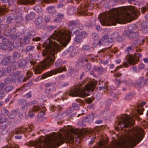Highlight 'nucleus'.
I'll use <instances>...</instances> for the list:
<instances>
[{
    "instance_id": "a18cd8bd",
    "label": "nucleus",
    "mask_w": 148,
    "mask_h": 148,
    "mask_svg": "<svg viewBox=\"0 0 148 148\" xmlns=\"http://www.w3.org/2000/svg\"><path fill=\"white\" fill-rule=\"evenodd\" d=\"M92 38L95 40H96L99 38L98 34L96 33L92 34L91 35Z\"/></svg>"
},
{
    "instance_id": "2eb2a0df",
    "label": "nucleus",
    "mask_w": 148,
    "mask_h": 148,
    "mask_svg": "<svg viewBox=\"0 0 148 148\" xmlns=\"http://www.w3.org/2000/svg\"><path fill=\"white\" fill-rule=\"evenodd\" d=\"M54 91V87H52L51 88H46L45 90V92L51 97H52L55 94V92Z\"/></svg>"
},
{
    "instance_id": "37998d69",
    "label": "nucleus",
    "mask_w": 148,
    "mask_h": 148,
    "mask_svg": "<svg viewBox=\"0 0 148 148\" xmlns=\"http://www.w3.org/2000/svg\"><path fill=\"white\" fill-rule=\"evenodd\" d=\"M5 96V94L3 90L0 89V99H3Z\"/></svg>"
},
{
    "instance_id": "338daca9",
    "label": "nucleus",
    "mask_w": 148,
    "mask_h": 148,
    "mask_svg": "<svg viewBox=\"0 0 148 148\" xmlns=\"http://www.w3.org/2000/svg\"><path fill=\"white\" fill-rule=\"evenodd\" d=\"M21 72L20 71H17L14 73L15 77L14 78L16 79L17 77L20 74Z\"/></svg>"
},
{
    "instance_id": "20e7f679",
    "label": "nucleus",
    "mask_w": 148,
    "mask_h": 148,
    "mask_svg": "<svg viewBox=\"0 0 148 148\" xmlns=\"http://www.w3.org/2000/svg\"><path fill=\"white\" fill-rule=\"evenodd\" d=\"M59 135L51 136L50 138H45L44 141H30L29 143L30 146H35L37 148H53L58 147L65 142V139L61 134Z\"/></svg>"
},
{
    "instance_id": "c03bdc74",
    "label": "nucleus",
    "mask_w": 148,
    "mask_h": 148,
    "mask_svg": "<svg viewBox=\"0 0 148 148\" xmlns=\"http://www.w3.org/2000/svg\"><path fill=\"white\" fill-rule=\"evenodd\" d=\"M8 120L7 118L5 117H2L1 116L0 119V123H3L7 122Z\"/></svg>"
},
{
    "instance_id": "4be33fe9",
    "label": "nucleus",
    "mask_w": 148,
    "mask_h": 148,
    "mask_svg": "<svg viewBox=\"0 0 148 148\" xmlns=\"http://www.w3.org/2000/svg\"><path fill=\"white\" fill-rule=\"evenodd\" d=\"M16 18L20 21L23 20V17L22 16V13L20 11H17L15 12Z\"/></svg>"
},
{
    "instance_id": "4d7b16f0",
    "label": "nucleus",
    "mask_w": 148,
    "mask_h": 148,
    "mask_svg": "<svg viewBox=\"0 0 148 148\" xmlns=\"http://www.w3.org/2000/svg\"><path fill=\"white\" fill-rule=\"evenodd\" d=\"M61 60L59 59L57 60L55 63V65L56 66H59L61 64Z\"/></svg>"
},
{
    "instance_id": "864d4df0",
    "label": "nucleus",
    "mask_w": 148,
    "mask_h": 148,
    "mask_svg": "<svg viewBox=\"0 0 148 148\" xmlns=\"http://www.w3.org/2000/svg\"><path fill=\"white\" fill-rule=\"evenodd\" d=\"M26 74L27 75V79H29L33 75V73L32 72L29 71H27V72Z\"/></svg>"
},
{
    "instance_id": "bb28decb",
    "label": "nucleus",
    "mask_w": 148,
    "mask_h": 148,
    "mask_svg": "<svg viewBox=\"0 0 148 148\" xmlns=\"http://www.w3.org/2000/svg\"><path fill=\"white\" fill-rule=\"evenodd\" d=\"M143 81V78H140L136 82L135 86L137 87L140 88L142 86Z\"/></svg>"
},
{
    "instance_id": "c85d7f7f",
    "label": "nucleus",
    "mask_w": 148,
    "mask_h": 148,
    "mask_svg": "<svg viewBox=\"0 0 148 148\" xmlns=\"http://www.w3.org/2000/svg\"><path fill=\"white\" fill-rule=\"evenodd\" d=\"M35 16V14L33 12H31L29 15L26 16L25 18L28 20H31L34 18Z\"/></svg>"
},
{
    "instance_id": "6e6552de",
    "label": "nucleus",
    "mask_w": 148,
    "mask_h": 148,
    "mask_svg": "<svg viewBox=\"0 0 148 148\" xmlns=\"http://www.w3.org/2000/svg\"><path fill=\"white\" fill-rule=\"evenodd\" d=\"M87 58L85 56L80 58L77 60V64L82 67L86 72L89 71L91 68V64L88 62Z\"/></svg>"
},
{
    "instance_id": "5701e85b",
    "label": "nucleus",
    "mask_w": 148,
    "mask_h": 148,
    "mask_svg": "<svg viewBox=\"0 0 148 148\" xmlns=\"http://www.w3.org/2000/svg\"><path fill=\"white\" fill-rule=\"evenodd\" d=\"M15 18L14 15L12 14H10L7 17V23H10L11 21L14 19Z\"/></svg>"
},
{
    "instance_id": "de8ad7c7",
    "label": "nucleus",
    "mask_w": 148,
    "mask_h": 148,
    "mask_svg": "<svg viewBox=\"0 0 148 148\" xmlns=\"http://www.w3.org/2000/svg\"><path fill=\"white\" fill-rule=\"evenodd\" d=\"M10 34L11 31L10 30L7 29L5 30L4 34L5 36H10Z\"/></svg>"
},
{
    "instance_id": "7c9ffc66",
    "label": "nucleus",
    "mask_w": 148,
    "mask_h": 148,
    "mask_svg": "<svg viewBox=\"0 0 148 148\" xmlns=\"http://www.w3.org/2000/svg\"><path fill=\"white\" fill-rule=\"evenodd\" d=\"M98 43L99 46L101 45H106L109 44L108 40L103 41H101V40H99Z\"/></svg>"
},
{
    "instance_id": "dca6fc26",
    "label": "nucleus",
    "mask_w": 148,
    "mask_h": 148,
    "mask_svg": "<svg viewBox=\"0 0 148 148\" xmlns=\"http://www.w3.org/2000/svg\"><path fill=\"white\" fill-rule=\"evenodd\" d=\"M146 104V102L144 101H142L140 104V106L141 108H139L138 107H137L136 109L135 114L138 113L139 114H143V111L144 110V108H142Z\"/></svg>"
},
{
    "instance_id": "bf43d9fd",
    "label": "nucleus",
    "mask_w": 148,
    "mask_h": 148,
    "mask_svg": "<svg viewBox=\"0 0 148 148\" xmlns=\"http://www.w3.org/2000/svg\"><path fill=\"white\" fill-rule=\"evenodd\" d=\"M45 87L46 88H51L52 87H54L53 84L51 83H47L45 85Z\"/></svg>"
},
{
    "instance_id": "a878e982",
    "label": "nucleus",
    "mask_w": 148,
    "mask_h": 148,
    "mask_svg": "<svg viewBox=\"0 0 148 148\" xmlns=\"http://www.w3.org/2000/svg\"><path fill=\"white\" fill-rule=\"evenodd\" d=\"M42 18L41 17H38L35 21V23L37 26L40 25L42 24Z\"/></svg>"
},
{
    "instance_id": "b1692460",
    "label": "nucleus",
    "mask_w": 148,
    "mask_h": 148,
    "mask_svg": "<svg viewBox=\"0 0 148 148\" xmlns=\"http://www.w3.org/2000/svg\"><path fill=\"white\" fill-rule=\"evenodd\" d=\"M8 58V61L12 64V65L16 67L17 65V63L14 57L12 56H10Z\"/></svg>"
},
{
    "instance_id": "f704fd0d",
    "label": "nucleus",
    "mask_w": 148,
    "mask_h": 148,
    "mask_svg": "<svg viewBox=\"0 0 148 148\" xmlns=\"http://www.w3.org/2000/svg\"><path fill=\"white\" fill-rule=\"evenodd\" d=\"M11 121H9L5 124H2L1 126V129L3 130L6 129L9 124H11Z\"/></svg>"
},
{
    "instance_id": "393cba45",
    "label": "nucleus",
    "mask_w": 148,
    "mask_h": 148,
    "mask_svg": "<svg viewBox=\"0 0 148 148\" xmlns=\"http://www.w3.org/2000/svg\"><path fill=\"white\" fill-rule=\"evenodd\" d=\"M114 35H116L117 36L116 40L117 41L119 42H123L125 40V38L121 36H119L118 35V34L117 32H114Z\"/></svg>"
},
{
    "instance_id": "c9c22d12",
    "label": "nucleus",
    "mask_w": 148,
    "mask_h": 148,
    "mask_svg": "<svg viewBox=\"0 0 148 148\" xmlns=\"http://www.w3.org/2000/svg\"><path fill=\"white\" fill-rule=\"evenodd\" d=\"M35 35V32L34 31H31L29 32L27 36L30 39L33 37Z\"/></svg>"
},
{
    "instance_id": "4468645a",
    "label": "nucleus",
    "mask_w": 148,
    "mask_h": 148,
    "mask_svg": "<svg viewBox=\"0 0 148 148\" xmlns=\"http://www.w3.org/2000/svg\"><path fill=\"white\" fill-rule=\"evenodd\" d=\"M20 79H16L14 78V77L11 79L9 77H7L4 80V83L5 84H11L13 82H20Z\"/></svg>"
},
{
    "instance_id": "ddd939ff",
    "label": "nucleus",
    "mask_w": 148,
    "mask_h": 148,
    "mask_svg": "<svg viewBox=\"0 0 148 148\" xmlns=\"http://www.w3.org/2000/svg\"><path fill=\"white\" fill-rule=\"evenodd\" d=\"M71 132L72 134L74 135L75 137H80L83 133L79 129H72L71 130Z\"/></svg>"
},
{
    "instance_id": "f03ea898",
    "label": "nucleus",
    "mask_w": 148,
    "mask_h": 148,
    "mask_svg": "<svg viewBox=\"0 0 148 148\" xmlns=\"http://www.w3.org/2000/svg\"><path fill=\"white\" fill-rule=\"evenodd\" d=\"M134 124V121L128 115L123 114L117 118L115 123L116 130H124L125 148H133L142 139L144 135V130L139 127H134L130 130L125 129L130 127Z\"/></svg>"
},
{
    "instance_id": "2f4dec72",
    "label": "nucleus",
    "mask_w": 148,
    "mask_h": 148,
    "mask_svg": "<svg viewBox=\"0 0 148 148\" xmlns=\"http://www.w3.org/2000/svg\"><path fill=\"white\" fill-rule=\"evenodd\" d=\"M16 112L15 111H12L8 116V118L10 119H12L16 116Z\"/></svg>"
},
{
    "instance_id": "052dcab7",
    "label": "nucleus",
    "mask_w": 148,
    "mask_h": 148,
    "mask_svg": "<svg viewBox=\"0 0 148 148\" xmlns=\"http://www.w3.org/2000/svg\"><path fill=\"white\" fill-rule=\"evenodd\" d=\"M45 21L47 22H49L50 20V17L49 15H47L45 17Z\"/></svg>"
},
{
    "instance_id": "e2e57ef3",
    "label": "nucleus",
    "mask_w": 148,
    "mask_h": 148,
    "mask_svg": "<svg viewBox=\"0 0 148 148\" xmlns=\"http://www.w3.org/2000/svg\"><path fill=\"white\" fill-rule=\"evenodd\" d=\"M82 49L84 50H88L89 49V47L88 45H85L82 47Z\"/></svg>"
},
{
    "instance_id": "72a5a7b5",
    "label": "nucleus",
    "mask_w": 148,
    "mask_h": 148,
    "mask_svg": "<svg viewBox=\"0 0 148 148\" xmlns=\"http://www.w3.org/2000/svg\"><path fill=\"white\" fill-rule=\"evenodd\" d=\"M35 47L34 46L29 45L27 46L26 48V51L28 52L34 51Z\"/></svg>"
},
{
    "instance_id": "c756f323",
    "label": "nucleus",
    "mask_w": 148,
    "mask_h": 148,
    "mask_svg": "<svg viewBox=\"0 0 148 148\" xmlns=\"http://www.w3.org/2000/svg\"><path fill=\"white\" fill-rule=\"evenodd\" d=\"M141 27L142 29L143 30H145V29H148V22L146 21L143 22L141 24Z\"/></svg>"
},
{
    "instance_id": "9d476101",
    "label": "nucleus",
    "mask_w": 148,
    "mask_h": 148,
    "mask_svg": "<svg viewBox=\"0 0 148 148\" xmlns=\"http://www.w3.org/2000/svg\"><path fill=\"white\" fill-rule=\"evenodd\" d=\"M66 71V67H58L51 70L50 72H48L43 74L41 76V79H44L53 75L62 72L63 71Z\"/></svg>"
},
{
    "instance_id": "603ef678",
    "label": "nucleus",
    "mask_w": 148,
    "mask_h": 148,
    "mask_svg": "<svg viewBox=\"0 0 148 148\" xmlns=\"http://www.w3.org/2000/svg\"><path fill=\"white\" fill-rule=\"evenodd\" d=\"M134 41L133 42V43H132V47H136V45H137V38L136 39H134Z\"/></svg>"
},
{
    "instance_id": "774afa93",
    "label": "nucleus",
    "mask_w": 148,
    "mask_h": 148,
    "mask_svg": "<svg viewBox=\"0 0 148 148\" xmlns=\"http://www.w3.org/2000/svg\"><path fill=\"white\" fill-rule=\"evenodd\" d=\"M12 68L10 66L7 67L6 69V71L7 73H10L11 71Z\"/></svg>"
},
{
    "instance_id": "0e129e2a",
    "label": "nucleus",
    "mask_w": 148,
    "mask_h": 148,
    "mask_svg": "<svg viewBox=\"0 0 148 148\" xmlns=\"http://www.w3.org/2000/svg\"><path fill=\"white\" fill-rule=\"evenodd\" d=\"M108 35H105L103 36L101 38V41H103L108 40Z\"/></svg>"
},
{
    "instance_id": "39448f33",
    "label": "nucleus",
    "mask_w": 148,
    "mask_h": 148,
    "mask_svg": "<svg viewBox=\"0 0 148 148\" xmlns=\"http://www.w3.org/2000/svg\"><path fill=\"white\" fill-rule=\"evenodd\" d=\"M97 84L96 81L90 82L88 83L84 87V89H81L80 87L81 84H79V85L76 86L74 88L71 90L69 92V94L72 97L79 96L82 97H84L88 96L89 92L91 91L93 92Z\"/></svg>"
},
{
    "instance_id": "423d86ee",
    "label": "nucleus",
    "mask_w": 148,
    "mask_h": 148,
    "mask_svg": "<svg viewBox=\"0 0 148 148\" xmlns=\"http://www.w3.org/2000/svg\"><path fill=\"white\" fill-rule=\"evenodd\" d=\"M35 0H16L17 3L21 5H25L28 3L33 4ZM3 4L0 6V16L4 14L6 9L16 2V0H2Z\"/></svg>"
},
{
    "instance_id": "69168bd1",
    "label": "nucleus",
    "mask_w": 148,
    "mask_h": 148,
    "mask_svg": "<svg viewBox=\"0 0 148 148\" xmlns=\"http://www.w3.org/2000/svg\"><path fill=\"white\" fill-rule=\"evenodd\" d=\"M13 132L14 133H15V134H19L21 133V132L17 128L15 129V130L13 131Z\"/></svg>"
},
{
    "instance_id": "6e6d98bb",
    "label": "nucleus",
    "mask_w": 148,
    "mask_h": 148,
    "mask_svg": "<svg viewBox=\"0 0 148 148\" xmlns=\"http://www.w3.org/2000/svg\"><path fill=\"white\" fill-rule=\"evenodd\" d=\"M148 11V5L147 6H145L143 7L141 9V12L142 13H144L146 11Z\"/></svg>"
},
{
    "instance_id": "f257e3e1",
    "label": "nucleus",
    "mask_w": 148,
    "mask_h": 148,
    "mask_svg": "<svg viewBox=\"0 0 148 148\" xmlns=\"http://www.w3.org/2000/svg\"><path fill=\"white\" fill-rule=\"evenodd\" d=\"M76 26L74 22H71L69 25L70 29L69 30L66 29L55 31L50 38L45 42L43 45L45 49L43 50L42 55L47 57L36 67L35 74L40 73L41 70L48 68L52 65L55 61V54L60 51V47L55 40L59 42L64 47H66L71 40L70 31L75 28Z\"/></svg>"
},
{
    "instance_id": "f3484780",
    "label": "nucleus",
    "mask_w": 148,
    "mask_h": 148,
    "mask_svg": "<svg viewBox=\"0 0 148 148\" xmlns=\"http://www.w3.org/2000/svg\"><path fill=\"white\" fill-rule=\"evenodd\" d=\"M22 34L19 32L16 33V34H13L10 36V38L12 40H16L17 39H21Z\"/></svg>"
},
{
    "instance_id": "f8f14e48",
    "label": "nucleus",
    "mask_w": 148,
    "mask_h": 148,
    "mask_svg": "<svg viewBox=\"0 0 148 148\" xmlns=\"http://www.w3.org/2000/svg\"><path fill=\"white\" fill-rule=\"evenodd\" d=\"M2 42V43L8 46L9 51L12 50L13 48V44L12 42H10L8 39L4 38L3 39Z\"/></svg>"
},
{
    "instance_id": "ea45409f",
    "label": "nucleus",
    "mask_w": 148,
    "mask_h": 148,
    "mask_svg": "<svg viewBox=\"0 0 148 148\" xmlns=\"http://www.w3.org/2000/svg\"><path fill=\"white\" fill-rule=\"evenodd\" d=\"M14 56L17 58H18L21 57V53L17 51H14L13 53Z\"/></svg>"
},
{
    "instance_id": "1a4fd4ad",
    "label": "nucleus",
    "mask_w": 148,
    "mask_h": 148,
    "mask_svg": "<svg viewBox=\"0 0 148 148\" xmlns=\"http://www.w3.org/2000/svg\"><path fill=\"white\" fill-rule=\"evenodd\" d=\"M77 12L78 13L83 16L88 15V8L86 6H82L77 8V10L74 7L70 8L68 11V13L70 15H72Z\"/></svg>"
},
{
    "instance_id": "0eeeda50",
    "label": "nucleus",
    "mask_w": 148,
    "mask_h": 148,
    "mask_svg": "<svg viewBox=\"0 0 148 148\" xmlns=\"http://www.w3.org/2000/svg\"><path fill=\"white\" fill-rule=\"evenodd\" d=\"M125 51L127 53L128 56H126L127 63L125 62L123 63V65L125 67H127L129 64L134 65L139 61V60L137 58L136 53L134 52V50L131 46L128 47Z\"/></svg>"
},
{
    "instance_id": "58836bf2",
    "label": "nucleus",
    "mask_w": 148,
    "mask_h": 148,
    "mask_svg": "<svg viewBox=\"0 0 148 148\" xmlns=\"http://www.w3.org/2000/svg\"><path fill=\"white\" fill-rule=\"evenodd\" d=\"M0 48L4 50H5L7 49H9V47L8 46L2 43H0Z\"/></svg>"
},
{
    "instance_id": "09e8293b",
    "label": "nucleus",
    "mask_w": 148,
    "mask_h": 148,
    "mask_svg": "<svg viewBox=\"0 0 148 148\" xmlns=\"http://www.w3.org/2000/svg\"><path fill=\"white\" fill-rule=\"evenodd\" d=\"M33 111L32 109L30 110L28 112V116L31 118H33L35 116V114L33 113Z\"/></svg>"
},
{
    "instance_id": "7ed1b4c3",
    "label": "nucleus",
    "mask_w": 148,
    "mask_h": 148,
    "mask_svg": "<svg viewBox=\"0 0 148 148\" xmlns=\"http://www.w3.org/2000/svg\"><path fill=\"white\" fill-rule=\"evenodd\" d=\"M139 13L129 7H123L114 9L108 12L100 14L99 19L103 25H115L116 23H125L138 18Z\"/></svg>"
},
{
    "instance_id": "9b49d317",
    "label": "nucleus",
    "mask_w": 148,
    "mask_h": 148,
    "mask_svg": "<svg viewBox=\"0 0 148 148\" xmlns=\"http://www.w3.org/2000/svg\"><path fill=\"white\" fill-rule=\"evenodd\" d=\"M132 27V25H130L128 27V30H125L123 33V34L125 36L127 35L128 38L130 39H136L137 38L138 34L136 32L130 30Z\"/></svg>"
},
{
    "instance_id": "13d9d810",
    "label": "nucleus",
    "mask_w": 148,
    "mask_h": 148,
    "mask_svg": "<svg viewBox=\"0 0 148 148\" xmlns=\"http://www.w3.org/2000/svg\"><path fill=\"white\" fill-rule=\"evenodd\" d=\"M79 35L81 36L82 38H85L87 36L86 33L85 32H82Z\"/></svg>"
},
{
    "instance_id": "412c9836",
    "label": "nucleus",
    "mask_w": 148,
    "mask_h": 148,
    "mask_svg": "<svg viewBox=\"0 0 148 148\" xmlns=\"http://www.w3.org/2000/svg\"><path fill=\"white\" fill-rule=\"evenodd\" d=\"M27 63V61L24 59L19 60L18 62V64L19 66L23 68H24L26 65Z\"/></svg>"
},
{
    "instance_id": "79ce46f5",
    "label": "nucleus",
    "mask_w": 148,
    "mask_h": 148,
    "mask_svg": "<svg viewBox=\"0 0 148 148\" xmlns=\"http://www.w3.org/2000/svg\"><path fill=\"white\" fill-rule=\"evenodd\" d=\"M40 109V107L38 106H34L33 108L32 109V111H33L34 112H36Z\"/></svg>"
},
{
    "instance_id": "5fc2aeb1",
    "label": "nucleus",
    "mask_w": 148,
    "mask_h": 148,
    "mask_svg": "<svg viewBox=\"0 0 148 148\" xmlns=\"http://www.w3.org/2000/svg\"><path fill=\"white\" fill-rule=\"evenodd\" d=\"M34 10L38 12H41L42 10L41 8L39 6H36L34 7Z\"/></svg>"
},
{
    "instance_id": "3c124183",
    "label": "nucleus",
    "mask_w": 148,
    "mask_h": 148,
    "mask_svg": "<svg viewBox=\"0 0 148 148\" xmlns=\"http://www.w3.org/2000/svg\"><path fill=\"white\" fill-rule=\"evenodd\" d=\"M72 107L73 109H75L77 110H78L79 109L78 104L76 103H73L72 104Z\"/></svg>"
},
{
    "instance_id": "a211bd4d",
    "label": "nucleus",
    "mask_w": 148,
    "mask_h": 148,
    "mask_svg": "<svg viewBox=\"0 0 148 148\" xmlns=\"http://www.w3.org/2000/svg\"><path fill=\"white\" fill-rule=\"evenodd\" d=\"M111 47L112 48V50L113 53H115L117 51V49L116 47H114L113 46L111 45L110 47L102 49L99 51H98V53H99L104 52L106 51L107 49H108Z\"/></svg>"
},
{
    "instance_id": "6ab92c4d",
    "label": "nucleus",
    "mask_w": 148,
    "mask_h": 148,
    "mask_svg": "<svg viewBox=\"0 0 148 148\" xmlns=\"http://www.w3.org/2000/svg\"><path fill=\"white\" fill-rule=\"evenodd\" d=\"M64 16V14H62L59 13L58 14L57 16L55 18L54 22L57 23L60 22L62 18H63Z\"/></svg>"
},
{
    "instance_id": "cd10ccee",
    "label": "nucleus",
    "mask_w": 148,
    "mask_h": 148,
    "mask_svg": "<svg viewBox=\"0 0 148 148\" xmlns=\"http://www.w3.org/2000/svg\"><path fill=\"white\" fill-rule=\"evenodd\" d=\"M30 39L27 36H25L23 40V43L24 44H28L30 42Z\"/></svg>"
},
{
    "instance_id": "473e14b6",
    "label": "nucleus",
    "mask_w": 148,
    "mask_h": 148,
    "mask_svg": "<svg viewBox=\"0 0 148 148\" xmlns=\"http://www.w3.org/2000/svg\"><path fill=\"white\" fill-rule=\"evenodd\" d=\"M48 12L50 13H53L55 11V9L54 7L52 6H49L47 8Z\"/></svg>"
},
{
    "instance_id": "aec40b11",
    "label": "nucleus",
    "mask_w": 148,
    "mask_h": 148,
    "mask_svg": "<svg viewBox=\"0 0 148 148\" xmlns=\"http://www.w3.org/2000/svg\"><path fill=\"white\" fill-rule=\"evenodd\" d=\"M14 89V86L12 85H9L5 86L4 88L5 92L8 93L11 92Z\"/></svg>"
},
{
    "instance_id": "a19ab883",
    "label": "nucleus",
    "mask_w": 148,
    "mask_h": 148,
    "mask_svg": "<svg viewBox=\"0 0 148 148\" xmlns=\"http://www.w3.org/2000/svg\"><path fill=\"white\" fill-rule=\"evenodd\" d=\"M82 38L80 36L77 35L75 38L74 39V41L75 42H79L82 41Z\"/></svg>"
},
{
    "instance_id": "8fccbe9b",
    "label": "nucleus",
    "mask_w": 148,
    "mask_h": 148,
    "mask_svg": "<svg viewBox=\"0 0 148 148\" xmlns=\"http://www.w3.org/2000/svg\"><path fill=\"white\" fill-rule=\"evenodd\" d=\"M33 83L32 81H31L29 82L28 83L26 84L23 85V87H27L28 86L30 87L33 85Z\"/></svg>"
},
{
    "instance_id": "e433bc0d",
    "label": "nucleus",
    "mask_w": 148,
    "mask_h": 148,
    "mask_svg": "<svg viewBox=\"0 0 148 148\" xmlns=\"http://www.w3.org/2000/svg\"><path fill=\"white\" fill-rule=\"evenodd\" d=\"M8 57L3 58V60L1 62L2 64L3 65H7L8 64Z\"/></svg>"
},
{
    "instance_id": "4c0bfd02",
    "label": "nucleus",
    "mask_w": 148,
    "mask_h": 148,
    "mask_svg": "<svg viewBox=\"0 0 148 148\" xmlns=\"http://www.w3.org/2000/svg\"><path fill=\"white\" fill-rule=\"evenodd\" d=\"M9 113V111L5 108H3L1 110V113L4 116H7Z\"/></svg>"
},
{
    "instance_id": "680f3d73",
    "label": "nucleus",
    "mask_w": 148,
    "mask_h": 148,
    "mask_svg": "<svg viewBox=\"0 0 148 148\" xmlns=\"http://www.w3.org/2000/svg\"><path fill=\"white\" fill-rule=\"evenodd\" d=\"M44 115V112L43 111H40L38 114V118H40Z\"/></svg>"
},
{
    "instance_id": "49530a36",
    "label": "nucleus",
    "mask_w": 148,
    "mask_h": 148,
    "mask_svg": "<svg viewBox=\"0 0 148 148\" xmlns=\"http://www.w3.org/2000/svg\"><path fill=\"white\" fill-rule=\"evenodd\" d=\"M94 71H98L102 72L104 71V69L101 67H95L94 68Z\"/></svg>"
}]
</instances>
